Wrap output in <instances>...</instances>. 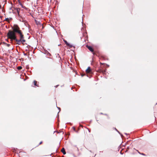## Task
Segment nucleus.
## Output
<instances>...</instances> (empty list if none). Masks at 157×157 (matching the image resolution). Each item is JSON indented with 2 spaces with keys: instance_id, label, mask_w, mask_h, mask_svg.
<instances>
[{
  "instance_id": "20e7f679",
  "label": "nucleus",
  "mask_w": 157,
  "mask_h": 157,
  "mask_svg": "<svg viewBox=\"0 0 157 157\" xmlns=\"http://www.w3.org/2000/svg\"><path fill=\"white\" fill-rule=\"evenodd\" d=\"M20 9L19 8H17V15L18 17H19V18H20V14H19V11H20Z\"/></svg>"
},
{
  "instance_id": "1a4fd4ad",
  "label": "nucleus",
  "mask_w": 157,
  "mask_h": 157,
  "mask_svg": "<svg viewBox=\"0 0 157 157\" xmlns=\"http://www.w3.org/2000/svg\"><path fill=\"white\" fill-rule=\"evenodd\" d=\"M34 85L35 86H38L37 84V82L35 80L34 81Z\"/></svg>"
},
{
  "instance_id": "9b49d317",
  "label": "nucleus",
  "mask_w": 157,
  "mask_h": 157,
  "mask_svg": "<svg viewBox=\"0 0 157 157\" xmlns=\"http://www.w3.org/2000/svg\"><path fill=\"white\" fill-rule=\"evenodd\" d=\"M10 10H11V11L10 12V13H13V8H10Z\"/></svg>"
},
{
  "instance_id": "7ed1b4c3",
  "label": "nucleus",
  "mask_w": 157,
  "mask_h": 157,
  "mask_svg": "<svg viewBox=\"0 0 157 157\" xmlns=\"http://www.w3.org/2000/svg\"><path fill=\"white\" fill-rule=\"evenodd\" d=\"M19 38L21 39V43L22 44H24V43L25 42V40L24 39V37L23 34H22L19 36Z\"/></svg>"
},
{
  "instance_id": "6ab92c4d",
  "label": "nucleus",
  "mask_w": 157,
  "mask_h": 157,
  "mask_svg": "<svg viewBox=\"0 0 157 157\" xmlns=\"http://www.w3.org/2000/svg\"><path fill=\"white\" fill-rule=\"evenodd\" d=\"M42 143V141H41V142H40V144H39V145H40V144H41V143Z\"/></svg>"
},
{
  "instance_id": "2eb2a0df",
  "label": "nucleus",
  "mask_w": 157,
  "mask_h": 157,
  "mask_svg": "<svg viewBox=\"0 0 157 157\" xmlns=\"http://www.w3.org/2000/svg\"><path fill=\"white\" fill-rule=\"evenodd\" d=\"M5 20L6 21H8L9 20V18H6L5 19Z\"/></svg>"
},
{
  "instance_id": "0eeeda50",
  "label": "nucleus",
  "mask_w": 157,
  "mask_h": 157,
  "mask_svg": "<svg viewBox=\"0 0 157 157\" xmlns=\"http://www.w3.org/2000/svg\"><path fill=\"white\" fill-rule=\"evenodd\" d=\"M61 151L63 153L64 155L66 154V152L65 151V150L64 148H63L61 150Z\"/></svg>"
},
{
  "instance_id": "b1692460",
  "label": "nucleus",
  "mask_w": 157,
  "mask_h": 157,
  "mask_svg": "<svg viewBox=\"0 0 157 157\" xmlns=\"http://www.w3.org/2000/svg\"><path fill=\"white\" fill-rule=\"evenodd\" d=\"M56 33H57V35H58V33H57V31H56Z\"/></svg>"
},
{
  "instance_id": "cd10ccee",
  "label": "nucleus",
  "mask_w": 157,
  "mask_h": 157,
  "mask_svg": "<svg viewBox=\"0 0 157 157\" xmlns=\"http://www.w3.org/2000/svg\"><path fill=\"white\" fill-rule=\"evenodd\" d=\"M59 121V120L58 119V121Z\"/></svg>"
},
{
  "instance_id": "412c9836",
  "label": "nucleus",
  "mask_w": 157,
  "mask_h": 157,
  "mask_svg": "<svg viewBox=\"0 0 157 157\" xmlns=\"http://www.w3.org/2000/svg\"><path fill=\"white\" fill-rule=\"evenodd\" d=\"M56 107H57V108L58 109H59V107H57V105H56Z\"/></svg>"
},
{
  "instance_id": "5701e85b",
  "label": "nucleus",
  "mask_w": 157,
  "mask_h": 157,
  "mask_svg": "<svg viewBox=\"0 0 157 157\" xmlns=\"http://www.w3.org/2000/svg\"><path fill=\"white\" fill-rule=\"evenodd\" d=\"M24 55L25 56H26V55H27V54H25V53H24Z\"/></svg>"
},
{
  "instance_id": "423d86ee",
  "label": "nucleus",
  "mask_w": 157,
  "mask_h": 157,
  "mask_svg": "<svg viewBox=\"0 0 157 157\" xmlns=\"http://www.w3.org/2000/svg\"><path fill=\"white\" fill-rule=\"evenodd\" d=\"M91 71V69L90 67H88L87 69L86 70V73H90Z\"/></svg>"
},
{
  "instance_id": "f8f14e48",
  "label": "nucleus",
  "mask_w": 157,
  "mask_h": 157,
  "mask_svg": "<svg viewBox=\"0 0 157 157\" xmlns=\"http://www.w3.org/2000/svg\"><path fill=\"white\" fill-rule=\"evenodd\" d=\"M17 68L18 70H20L22 68V67L21 66H19L17 67Z\"/></svg>"
},
{
  "instance_id": "f03ea898",
  "label": "nucleus",
  "mask_w": 157,
  "mask_h": 157,
  "mask_svg": "<svg viewBox=\"0 0 157 157\" xmlns=\"http://www.w3.org/2000/svg\"><path fill=\"white\" fill-rule=\"evenodd\" d=\"M9 38L12 40H14L16 41L17 42V44L20 45L21 43L20 39L19 38V39H17V36L10 37Z\"/></svg>"
},
{
  "instance_id": "bb28decb",
  "label": "nucleus",
  "mask_w": 157,
  "mask_h": 157,
  "mask_svg": "<svg viewBox=\"0 0 157 157\" xmlns=\"http://www.w3.org/2000/svg\"><path fill=\"white\" fill-rule=\"evenodd\" d=\"M58 86V85H57L56 87Z\"/></svg>"
},
{
  "instance_id": "4468645a",
  "label": "nucleus",
  "mask_w": 157,
  "mask_h": 157,
  "mask_svg": "<svg viewBox=\"0 0 157 157\" xmlns=\"http://www.w3.org/2000/svg\"><path fill=\"white\" fill-rule=\"evenodd\" d=\"M47 54H49V55H50V54L49 53L48 51H46V52L45 53Z\"/></svg>"
},
{
  "instance_id": "4be33fe9",
  "label": "nucleus",
  "mask_w": 157,
  "mask_h": 157,
  "mask_svg": "<svg viewBox=\"0 0 157 157\" xmlns=\"http://www.w3.org/2000/svg\"><path fill=\"white\" fill-rule=\"evenodd\" d=\"M141 154L142 155H145L144 153H142V154Z\"/></svg>"
},
{
  "instance_id": "aec40b11",
  "label": "nucleus",
  "mask_w": 157,
  "mask_h": 157,
  "mask_svg": "<svg viewBox=\"0 0 157 157\" xmlns=\"http://www.w3.org/2000/svg\"><path fill=\"white\" fill-rule=\"evenodd\" d=\"M59 112H58V117H59Z\"/></svg>"
},
{
  "instance_id": "ddd939ff",
  "label": "nucleus",
  "mask_w": 157,
  "mask_h": 157,
  "mask_svg": "<svg viewBox=\"0 0 157 157\" xmlns=\"http://www.w3.org/2000/svg\"><path fill=\"white\" fill-rule=\"evenodd\" d=\"M64 41L65 43L67 45L68 43H67V41L65 40H64Z\"/></svg>"
},
{
  "instance_id": "a878e982",
  "label": "nucleus",
  "mask_w": 157,
  "mask_h": 157,
  "mask_svg": "<svg viewBox=\"0 0 157 157\" xmlns=\"http://www.w3.org/2000/svg\"><path fill=\"white\" fill-rule=\"evenodd\" d=\"M61 132H60V131H59V133H61Z\"/></svg>"
},
{
  "instance_id": "f3484780",
  "label": "nucleus",
  "mask_w": 157,
  "mask_h": 157,
  "mask_svg": "<svg viewBox=\"0 0 157 157\" xmlns=\"http://www.w3.org/2000/svg\"><path fill=\"white\" fill-rule=\"evenodd\" d=\"M115 130H116L117 132H118V130H117V129H116V128H115Z\"/></svg>"
},
{
  "instance_id": "9d476101",
  "label": "nucleus",
  "mask_w": 157,
  "mask_h": 157,
  "mask_svg": "<svg viewBox=\"0 0 157 157\" xmlns=\"http://www.w3.org/2000/svg\"><path fill=\"white\" fill-rule=\"evenodd\" d=\"M67 45L69 46L70 48H72L73 47L72 45L70 44L69 43H68Z\"/></svg>"
},
{
  "instance_id": "f257e3e1",
  "label": "nucleus",
  "mask_w": 157,
  "mask_h": 157,
  "mask_svg": "<svg viewBox=\"0 0 157 157\" xmlns=\"http://www.w3.org/2000/svg\"><path fill=\"white\" fill-rule=\"evenodd\" d=\"M11 27L13 31L9 30L7 34L9 38L17 36L16 33H17L19 36L23 34L22 31L20 29V28L17 25L15 24Z\"/></svg>"
},
{
  "instance_id": "a211bd4d",
  "label": "nucleus",
  "mask_w": 157,
  "mask_h": 157,
  "mask_svg": "<svg viewBox=\"0 0 157 157\" xmlns=\"http://www.w3.org/2000/svg\"><path fill=\"white\" fill-rule=\"evenodd\" d=\"M20 21H22V22H23V20L22 21H21V19H20Z\"/></svg>"
},
{
  "instance_id": "39448f33",
  "label": "nucleus",
  "mask_w": 157,
  "mask_h": 157,
  "mask_svg": "<svg viewBox=\"0 0 157 157\" xmlns=\"http://www.w3.org/2000/svg\"><path fill=\"white\" fill-rule=\"evenodd\" d=\"M87 48H88L91 52H93L94 51V50L92 48V47L90 46H87Z\"/></svg>"
},
{
  "instance_id": "6e6552de",
  "label": "nucleus",
  "mask_w": 157,
  "mask_h": 157,
  "mask_svg": "<svg viewBox=\"0 0 157 157\" xmlns=\"http://www.w3.org/2000/svg\"><path fill=\"white\" fill-rule=\"evenodd\" d=\"M17 8H13V13L16 14L17 13Z\"/></svg>"
},
{
  "instance_id": "dca6fc26",
  "label": "nucleus",
  "mask_w": 157,
  "mask_h": 157,
  "mask_svg": "<svg viewBox=\"0 0 157 157\" xmlns=\"http://www.w3.org/2000/svg\"><path fill=\"white\" fill-rule=\"evenodd\" d=\"M7 45L8 47H9L10 46V44H7Z\"/></svg>"
},
{
  "instance_id": "393cba45",
  "label": "nucleus",
  "mask_w": 157,
  "mask_h": 157,
  "mask_svg": "<svg viewBox=\"0 0 157 157\" xmlns=\"http://www.w3.org/2000/svg\"><path fill=\"white\" fill-rule=\"evenodd\" d=\"M59 111H60V108H59Z\"/></svg>"
}]
</instances>
